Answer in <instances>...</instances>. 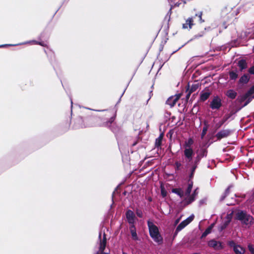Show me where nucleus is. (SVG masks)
Listing matches in <instances>:
<instances>
[{
    "label": "nucleus",
    "instance_id": "nucleus-1",
    "mask_svg": "<svg viewBox=\"0 0 254 254\" xmlns=\"http://www.w3.org/2000/svg\"><path fill=\"white\" fill-rule=\"evenodd\" d=\"M127 223L129 225V232L132 240L134 241H139L140 239L136 233L135 223L137 220L134 213L130 209H127L125 213Z\"/></svg>",
    "mask_w": 254,
    "mask_h": 254
},
{
    "label": "nucleus",
    "instance_id": "nucleus-2",
    "mask_svg": "<svg viewBox=\"0 0 254 254\" xmlns=\"http://www.w3.org/2000/svg\"><path fill=\"white\" fill-rule=\"evenodd\" d=\"M193 143L194 140L191 137H189L188 140L184 142L183 145L184 161L190 162L193 158L195 155V151L192 147Z\"/></svg>",
    "mask_w": 254,
    "mask_h": 254
},
{
    "label": "nucleus",
    "instance_id": "nucleus-3",
    "mask_svg": "<svg viewBox=\"0 0 254 254\" xmlns=\"http://www.w3.org/2000/svg\"><path fill=\"white\" fill-rule=\"evenodd\" d=\"M147 224L150 237L158 245H162L163 243V238L159 232L158 227L150 220H147Z\"/></svg>",
    "mask_w": 254,
    "mask_h": 254
},
{
    "label": "nucleus",
    "instance_id": "nucleus-4",
    "mask_svg": "<svg viewBox=\"0 0 254 254\" xmlns=\"http://www.w3.org/2000/svg\"><path fill=\"white\" fill-rule=\"evenodd\" d=\"M235 219L246 226H251L254 223V217L244 210L238 209L235 213Z\"/></svg>",
    "mask_w": 254,
    "mask_h": 254
},
{
    "label": "nucleus",
    "instance_id": "nucleus-5",
    "mask_svg": "<svg viewBox=\"0 0 254 254\" xmlns=\"http://www.w3.org/2000/svg\"><path fill=\"white\" fill-rule=\"evenodd\" d=\"M240 110L238 109L237 106L232 108L229 113L226 114L223 116L222 120L215 124V127L216 129L220 128L228 120L230 119V120H233L235 117V115Z\"/></svg>",
    "mask_w": 254,
    "mask_h": 254
},
{
    "label": "nucleus",
    "instance_id": "nucleus-6",
    "mask_svg": "<svg viewBox=\"0 0 254 254\" xmlns=\"http://www.w3.org/2000/svg\"><path fill=\"white\" fill-rule=\"evenodd\" d=\"M116 117V114H115L113 116L110 118L108 120L103 122L100 124H98V126L99 127H107L116 134L119 130V127L115 123H114Z\"/></svg>",
    "mask_w": 254,
    "mask_h": 254
},
{
    "label": "nucleus",
    "instance_id": "nucleus-7",
    "mask_svg": "<svg viewBox=\"0 0 254 254\" xmlns=\"http://www.w3.org/2000/svg\"><path fill=\"white\" fill-rule=\"evenodd\" d=\"M227 245L233 249L235 254H244L246 252V250L243 247L237 244L233 240L228 241Z\"/></svg>",
    "mask_w": 254,
    "mask_h": 254
},
{
    "label": "nucleus",
    "instance_id": "nucleus-8",
    "mask_svg": "<svg viewBox=\"0 0 254 254\" xmlns=\"http://www.w3.org/2000/svg\"><path fill=\"white\" fill-rule=\"evenodd\" d=\"M98 240L99 242V251L100 252V254H109L108 253L104 252L107 245L106 234L105 232L103 233V238L102 239V232H99Z\"/></svg>",
    "mask_w": 254,
    "mask_h": 254
},
{
    "label": "nucleus",
    "instance_id": "nucleus-9",
    "mask_svg": "<svg viewBox=\"0 0 254 254\" xmlns=\"http://www.w3.org/2000/svg\"><path fill=\"white\" fill-rule=\"evenodd\" d=\"M222 106L221 98L218 96H215L210 102L209 107L212 110H219Z\"/></svg>",
    "mask_w": 254,
    "mask_h": 254
},
{
    "label": "nucleus",
    "instance_id": "nucleus-10",
    "mask_svg": "<svg viewBox=\"0 0 254 254\" xmlns=\"http://www.w3.org/2000/svg\"><path fill=\"white\" fill-rule=\"evenodd\" d=\"M233 132V130L230 129H223L219 130L215 135L216 138V141H220L222 138L229 136Z\"/></svg>",
    "mask_w": 254,
    "mask_h": 254
},
{
    "label": "nucleus",
    "instance_id": "nucleus-11",
    "mask_svg": "<svg viewBox=\"0 0 254 254\" xmlns=\"http://www.w3.org/2000/svg\"><path fill=\"white\" fill-rule=\"evenodd\" d=\"M207 245L209 247L212 248L215 250H222L224 248L222 242L216 241L214 239L208 241Z\"/></svg>",
    "mask_w": 254,
    "mask_h": 254
},
{
    "label": "nucleus",
    "instance_id": "nucleus-12",
    "mask_svg": "<svg viewBox=\"0 0 254 254\" xmlns=\"http://www.w3.org/2000/svg\"><path fill=\"white\" fill-rule=\"evenodd\" d=\"M250 79V76L248 74L245 73L242 75L238 81L239 86L242 87L247 84Z\"/></svg>",
    "mask_w": 254,
    "mask_h": 254
},
{
    "label": "nucleus",
    "instance_id": "nucleus-13",
    "mask_svg": "<svg viewBox=\"0 0 254 254\" xmlns=\"http://www.w3.org/2000/svg\"><path fill=\"white\" fill-rule=\"evenodd\" d=\"M239 71L237 68L230 70L228 72L229 81H235L239 77Z\"/></svg>",
    "mask_w": 254,
    "mask_h": 254
},
{
    "label": "nucleus",
    "instance_id": "nucleus-14",
    "mask_svg": "<svg viewBox=\"0 0 254 254\" xmlns=\"http://www.w3.org/2000/svg\"><path fill=\"white\" fill-rule=\"evenodd\" d=\"M237 66L239 67V71L242 72L248 67V63L246 60L241 59L238 61L237 63Z\"/></svg>",
    "mask_w": 254,
    "mask_h": 254
},
{
    "label": "nucleus",
    "instance_id": "nucleus-15",
    "mask_svg": "<svg viewBox=\"0 0 254 254\" xmlns=\"http://www.w3.org/2000/svg\"><path fill=\"white\" fill-rule=\"evenodd\" d=\"M198 155L201 159L203 157H206L207 155L208 150L206 148L200 147L199 149L195 151V153Z\"/></svg>",
    "mask_w": 254,
    "mask_h": 254
},
{
    "label": "nucleus",
    "instance_id": "nucleus-16",
    "mask_svg": "<svg viewBox=\"0 0 254 254\" xmlns=\"http://www.w3.org/2000/svg\"><path fill=\"white\" fill-rule=\"evenodd\" d=\"M225 95L230 99L234 100L236 98L237 93L234 89H230L226 91Z\"/></svg>",
    "mask_w": 254,
    "mask_h": 254
},
{
    "label": "nucleus",
    "instance_id": "nucleus-17",
    "mask_svg": "<svg viewBox=\"0 0 254 254\" xmlns=\"http://www.w3.org/2000/svg\"><path fill=\"white\" fill-rule=\"evenodd\" d=\"M171 192L178 195L180 198H183L185 196L184 191L182 188H173L171 189Z\"/></svg>",
    "mask_w": 254,
    "mask_h": 254
},
{
    "label": "nucleus",
    "instance_id": "nucleus-18",
    "mask_svg": "<svg viewBox=\"0 0 254 254\" xmlns=\"http://www.w3.org/2000/svg\"><path fill=\"white\" fill-rule=\"evenodd\" d=\"M186 167H190V174L189 175V180L191 181V179L193 178L195 171L197 168L196 167V166H194L193 165H187V164L186 163Z\"/></svg>",
    "mask_w": 254,
    "mask_h": 254
},
{
    "label": "nucleus",
    "instance_id": "nucleus-19",
    "mask_svg": "<svg viewBox=\"0 0 254 254\" xmlns=\"http://www.w3.org/2000/svg\"><path fill=\"white\" fill-rule=\"evenodd\" d=\"M201 160V158L200 157H199L198 155H196V156L194 158V160H193V158H192L191 159V161H190V162H187V161H185V162L187 164V165H193L194 166H196V167H197Z\"/></svg>",
    "mask_w": 254,
    "mask_h": 254
},
{
    "label": "nucleus",
    "instance_id": "nucleus-20",
    "mask_svg": "<svg viewBox=\"0 0 254 254\" xmlns=\"http://www.w3.org/2000/svg\"><path fill=\"white\" fill-rule=\"evenodd\" d=\"M210 95V92H204L203 90L200 93L199 101L202 102L205 101L209 97Z\"/></svg>",
    "mask_w": 254,
    "mask_h": 254
},
{
    "label": "nucleus",
    "instance_id": "nucleus-21",
    "mask_svg": "<svg viewBox=\"0 0 254 254\" xmlns=\"http://www.w3.org/2000/svg\"><path fill=\"white\" fill-rule=\"evenodd\" d=\"M200 84L199 83H193L191 85L190 88V84L189 83H188L187 84V91H189L190 92V93H192L194 91H195L199 87Z\"/></svg>",
    "mask_w": 254,
    "mask_h": 254
},
{
    "label": "nucleus",
    "instance_id": "nucleus-22",
    "mask_svg": "<svg viewBox=\"0 0 254 254\" xmlns=\"http://www.w3.org/2000/svg\"><path fill=\"white\" fill-rule=\"evenodd\" d=\"M177 102V99L174 98V97L172 96L167 100V101H166V104L169 105L170 106V107L172 108L175 105Z\"/></svg>",
    "mask_w": 254,
    "mask_h": 254
},
{
    "label": "nucleus",
    "instance_id": "nucleus-23",
    "mask_svg": "<svg viewBox=\"0 0 254 254\" xmlns=\"http://www.w3.org/2000/svg\"><path fill=\"white\" fill-rule=\"evenodd\" d=\"M163 136H164V133L162 132V133H160L159 136L155 139V147L158 149H159V148H161V146L162 145V139H163Z\"/></svg>",
    "mask_w": 254,
    "mask_h": 254
},
{
    "label": "nucleus",
    "instance_id": "nucleus-24",
    "mask_svg": "<svg viewBox=\"0 0 254 254\" xmlns=\"http://www.w3.org/2000/svg\"><path fill=\"white\" fill-rule=\"evenodd\" d=\"M193 186V182L192 181L188 180V185L187 189L186 190L185 192H184L185 195L189 196L192 190Z\"/></svg>",
    "mask_w": 254,
    "mask_h": 254
},
{
    "label": "nucleus",
    "instance_id": "nucleus-25",
    "mask_svg": "<svg viewBox=\"0 0 254 254\" xmlns=\"http://www.w3.org/2000/svg\"><path fill=\"white\" fill-rule=\"evenodd\" d=\"M192 17H189L187 20L186 23L183 24V28L186 29L188 28V25H189V28L191 29L192 26L193 25Z\"/></svg>",
    "mask_w": 254,
    "mask_h": 254
},
{
    "label": "nucleus",
    "instance_id": "nucleus-26",
    "mask_svg": "<svg viewBox=\"0 0 254 254\" xmlns=\"http://www.w3.org/2000/svg\"><path fill=\"white\" fill-rule=\"evenodd\" d=\"M187 196V197L185 198L184 200V201L185 202V205H188L191 203L195 199V197L192 195H190L189 196Z\"/></svg>",
    "mask_w": 254,
    "mask_h": 254
},
{
    "label": "nucleus",
    "instance_id": "nucleus-27",
    "mask_svg": "<svg viewBox=\"0 0 254 254\" xmlns=\"http://www.w3.org/2000/svg\"><path fill=\"white\" fill-rule=\"evenodd\" d=\"M253 98H254V95L252 97H249L246 99V100H245V102L242 106H237V107L240 111L242 108L247 106L252 101Z\"/></svg>",
    "mask_w": 254,
    "mask_h": 254
},
{
    "label": "nucleus",
    "instance_id": "nucleus-28",
    "mask_svg": "<svg viewBox=\"0 0 254 254\" xmlns=\"http://www.w3.org/2000/svg\"><path fill=\"white\" fill-rule=\"evenodd\" d=\"M134 213L135 216L139 217V218H142L143 217V213L141 209L136 207L135 209Z\"/></svg>",
    "mask_w": 254,
    "mask_h": 254
},
{
    "label": "nucleus",
    "instance_id": "nucleus-29",
    "mask_svg": "<svg viewBox=\"0 0 254 254\" xmlns=\"http://www.w3.org/2000/svg\"><path fill=\"white\" fill-rule=\"evenodd\" d=\"M230 224V220H226L221 223V226L219 228V231H222L225 230Z\"/></svg>",
    "mask_w": 254,
    "mask_h": 254
},
{
    "label": "nucleus",
    "instance_id": "nucleus-30",
    "mask_svg": "<svg viewBox=\"0 0 254 254\" xmlns=\"http://www.w3.org/2000/svg\"><path fill=\"white\" fill-rule=\"evenodd\" d=\"M249 97V96L246 93H245V94L238 96L237 100L239 101L240 103H242L243 102L246 100V99Z\"/></svg>",
    "mask_w": 254,
    "mask_h": 254
},
{
    "label": "nucleus",
    "instance_id": "nucleus-31",
    "mask_svg": "<svg viewBox=\"0 0 254 254\" xmlns=\"http://www.w3.org/2000/svg\"><path fill=\"white\" fill-rule=\"evenodd\" d=\"M211 228L210 227H207L205 231L202 233L201 236V239H203L204 238H205L208 235L210 234L211 233Z\"/></svg>",
    "mask_w": 254,
    "mask_h": 254
},
{
    "label": "nucleus",
    "instance_id": "nucleus-32",
    "mask_svg": "<svg viewBox=\"0 0 254 254\" xmlns=\"http://www.w3.org/2000/svg\"><path fill=\"white\" fill-rule=\"evenodd\" d=\"M189 224L185 221V220H183L182 221L178 226L177 228L178 230H183L184 228H185Z\"/></svg>",
    "mask_w": 254,
    "mask_h": 254
},
{
    "label": "nucleus",
    "instance_id": "nucleus-33",
    "mask_svg": "<svg viewBox=\"0 0 254 254\" xmlns=\"http://www.w3.org/2000/svg\"><path fill=\"white\" fill-rule=\"evenodd\" d=\"M182 166V165L180 162L178 161L175 162L174 164V167L176 172L181 170Z\"/></svg>",
    "mask_w": 254,
    "mask_h": 254
},
{
    "label": "nucleus",
    "instance_id": "nucleus-34",
    "mask_svg": "<svg viewBox=\"0 0 254 254\" xmlns=\"http://www.w3.org/2000/svg\"><path fill=\"white\" fill-rule=\"evenodd\" d=\"M172 7H173V6L172 5L171 8H170L169 10L168 11V12L164 18V21L167 20V22H169V21L170 20V16L172 14Z\"/></svg>",
    "mask_w": 254,
    "mask_h": 254
},
{
    "label": "nucleus",
    "instance_id": "nucleus-35",
    "mask_svg": "<svg viewBox=\"0 0 254 254\" xmlns=\"http://www.w3.org/2000/svg\"><path fill=\"white\" fill-rule=\"evenodd\" d=\"M246 93L249 97L252 96V95L254 94V84L249 88Z\"/></svg>",
    "mask_w": 254,
    "mask_h": 254
},
{
    "label": "nucleus",
    "instance_id": "nucleus-36",
    "mask_svg": "<svg viewBox=\"0 0 254 254\" xmlns=\"http://www.w3.org/2000/svg\"><path fill=\"white\" fill-rule=\"evenodd\" d=\"M77 121L79 123H81V125L79 126V127H81V128H83V127H86L87 126H85L84 124H83V122H84V120L83 119V118L82 117H79L77 120Z\"/></svg>",
    "mask_w": 254,
    "mask_h": 254
},
{
    "label": "nucleus",
    "instance_id": "nucleus-37",
    "mask_svg": "<svg viewBox=\"0 0 254 254\" xmlns=\"http://www.w3.org/2000/svg\"><path fill=\"white\" fill-rule=\"evenodd\" d=\"M194 215L193 214H191L189 217H188L185 220L186 222H187L189 224L194 219Z\"/></svg>",
    "mask_w": 254,
    "mask_h": 254
},
{
    "label": "nucleus",
    "instance_id": "nucleus-38",
    "mask_svg": "<svg viewBox=\"0 0 254 254\" xmlns=\"http://www.w3.org/2000/svg\"><path fill=\"white\" fill-rule=\"evenodd\" d=\"M31 42L34 43L36 44L40 45L43 47H44L45 46V44H44V43L43 42H38L36 40H32L31 41L26 42L25 43H24L23 44L29 43H31Z\"/></svg>",
    "mask_w": 254,
    "mask_h": 254
},
{
    "label": "nucleus",
    "instance_id": "nucleus-39",
    "mask_svg": "<svg viewBox=\"0 0 254 254\" xmlns=\"http://www.w3.org/2000/svg\"><path fill=\"white\" fill-rule=\"evenodd\" d=\"M207 130H208V127L207 126H205L203 127L202 130V132L201 133V138H203L206 135Z\"/></svg>",
    "mask_w": 254,
    "mask_h": 254
},
{
    "label": "nucleus",
    "instance_id": "nucleus-40",
    "mask_svg": "<svg viewBox=\"0 0 254 254\" xmlns=\"http://www.w3.org/2000/svg\"><path fill=\"white\" fill-rule=\"evenodd\" d=\"M248 248L251 254H254V246L250 243L248 245Z\"/></svg>",
    "mask_w": 254,
    "mask_h": 254
},
{
    "label": "nucleus",
    "instance_id": "nucleus-41",
    "mask_svg": "<svg viewBox=\"0 0 254 254\" xmlns=\"http://www.w3.org/2000/svg\"><path fill=\"white\" fill-rule=\"evenodd\" d=\"M169 22H167L166 25H164V32L166 36L168 34L169 28Z\"/></svg>",
    "mask_w": 254,
    "mask_h": 254
},
{
    "label": "nucleus",
    "instance_id": "nucleus-42",
    "mask_svg": "<svg viewBox=\"0 0 254 254\" xmlns=\"http://www.w3.org/2000/svg\"><path fill=\"white\" fill-rule=\"evenodd\" d=\"M22 44H3L0 45V48H5L9 46H15L22 45Z\"/></svg>",
    "mask_w": 254,
    "mask_h": 254
},
{
    "label": "nucleus",
    "instance_id": "nucleus-43",
    "mask_svg": "<svg viewBox=\"0 0 254 254\" xmlns=\"http://www.w3.org/2000/svg\"><path fill=\"white\" fill-rule=\"evenodd\" d=\"M248 72L251 75H254V64L248 69Z\"/></svg>",
    "mask_w": 254,
    "mask_h": 254
},
{
    "label": "nucleus",
    "instance_id": "nucleus-44",
    "mask_svg": "<svg viewBox=\"0 0 254 254\" xmlns=\"http://www.w3.org/2000/svg\"><path fill=\"white\" fill-rule=\"evenodd\" d=\"M204 34V31H201L198 34L195 35L194 36V37H193V38L194 39H197V38H199L200 37H201L202 36H203Z\"/></svg>",
    "mask_w": 254,
    "mask_h": 254
},
{
    "label": "nucleus",
    "instance_id": "nucleus-45",
    "mask_svg": "<svg viewBox=\"0 0 254 254\" xmlns=\"http://www.w3.org/2000/svg\"><path fill=\"white\" fill-rule=\"evenodd\" d=\"M233 213V212H232L231 213H230L229 214H227L226 216V218L227 219V220H230V223L231 222L232 219Z\"/></svg>",
    "mask_w": 254,
    "mask_h": 254
},
{
    "label": "nucleus",
    "instance_id": "nucleus-46",
    "mask_svg": "<svg viewBox=\"0 0 254 254\" xmlns=\"http://www.w3.org/2000/svg\"><path fill=\"white\" fill-rule=\"evenodd\" d=\"M232 187L231 185L229 186L225 190V191L224 192L227 195H228L230 193V190L231 188Z\"/></svg>",
    "mask_w": 254,
    "mask_h": 254
},
{
    "label": "nucleus",
    "instance_id": "nucleus-47",
    "mask_svg": "<svg viewBox=\"0 0 254 254\" xmlns=\"http://www.w3.org/2000/svg\"><path fill=\"white\" fill-rule=\"evenodd\" d=\"M186 92L187 93V94L186 96V100L187 102H188V100H189V99L190 98V96L192 93H190V92L189 90L188 91L186 90Z\"/></svg>",
    "mask_w": 254,
    "mask_h": 254
},
{
    "label": "nucleus",
    "instance_id": "nucleus-48",
    "mask_svg": "<svg viewBox=\"0 0 254 254\" xmlns=\"http://www.w3.org/2000/svg\"><path fill=\"white\" fill-rule=\"evenodd\" d=\"M181 230H178V228L176 227V230L173 234V239H175V238L177 236L178 233L181 231Z\"/></svg>",
    "mask_w": 254,
    "mask_h": 254
},
{
    "label": "nucleus",
    "instance_id": "nucleus-49",
    "mask_svg": "<svg viewBox=\"0 0 254 254\" xmlns=\"http://www.w3.org/2000/svg\"><path fill=\"white\" fill-rule=\"evenodd\" d=\"M161 193L163 197H166L167 196V191L164 189H161Z\"/></svg>",
    "mask_w": 254,
    "mask_h": 254
},
{
    "label": "nucleus",
    "instance_id": "nucleus-50",
    "mask_svg": "<svg viewBox=\"0 0 254 254\" xmlns=\"http://www.w3.org/2000/svg\"><path fill=\"white\" fill-rule=\"evenodd\" d=\"M168 39L167 38L166 40L164 41V44H163V42H162V43L160 45V47H159V52H161L163 49V47H164V45L167 42V41Z\"/></svg>",
    "mask_w": 254,
    "mask_h": 254
},
{
    "label": "nucleus",
    "instance_id": "nucleus-51",
    "mask_svg": "<svg viewBox=\"0 0 254 254\" xmlns=\"http://www.w3.org/2000/svg\"><path fill=\"white\" fill-rule=\"evenodd\" d=\"M228 195H227L224 192L223 193V194L221 196L220 198V199H219V201L220 202H222L225 199V198Z\"/></svg>",
    "mask_w": 254,
    "mask_h": 254
},
{
    "label": "nucleus",
    "instance_id": "nucleus-52",
    "mask_svg": "<svg viewBox=\"0 0 254 254\" xmlns=\"http://www.w3.org/2000/svg\"><path fill=\"white\" fill-rule=\"evenodd\" d=\"M202 12L201 11L199 12L198 17L199 18V21L200 23L203 22L204 20L202 18Z\"/></svg>",
    "mask_w": 254,
    "mask_h": 254
},
{
    "label": "nucleus",
    "instance_id": "nucleus-53",
    "mask_svg": "<svg viewBox=\"0 0 254 254\" xmlns=\"http://www.w3.org/2000/svg\"><path fill=\"white\" fill-rule=\"evenodd\" d=\"M197 188L195 189L193 191V192L192 193V195H193V196H194L195 197V196L197 195L198 194V191H197Z\"/></svg>",
    "mask_w": 254,
    "mask_h": 254
},
{
    "label": "nucleus",
    "instance_id": "nucleus-54",
    "mask_svg": "<svg viewBox=\"0 0 254 254\" xmlns=\"http://www.w3.org/2000/svg\"><path fill=\"white\" fill-rule=\"evenodd\" d=\"M209 145H210V144H207V142H205L202 144V146L201 147L206 148V149H207V147H208Z\"/></svg>",
    "mask_w": 254,
    "mask_h": 254
},
{
    "label": "nucleus",
    "instance_id": "nucleus-55",
    "mask_svg": "<svg viewBox=\"0 0 254 254\" xmlns=\"http://www.w3.org/2000/svg\"><path fill=\"white\" fill-rule=\"evenodd\" d=\"M182 94H178L175 95L174 97V98H177V101L181 98Z\"/></svg>",
    "mask_w": 254,
    "mask_h": 254
},
{
    "label": "nucleus",
    "instance_id": "nucleus-56",
    "mask_svg": "<svg viewBox=\"0 0 254 254\" xmlns=\"http://www.w3.org/2000/svg\"><path fill=\"white\" fill-rule=\"evenodd\" d=\"M126 90V88H125V89H124V91H123V93H122V95H121V96H120V98H119V100H118V102H117V104H118L119 103H120V101H121V98L122 97V96H123V95L124 94V93H125V92Z\"/></svg>",
    "mask_w": 254,
    "mask_h": 254
},
{
    "label": "nucleus",
    "instance_id": "nucleus-57",
    "mask_svg": "<svg viewBox=\"0 0 254 254\" xmlns=\"http://www.w3.org/2000/svg\"><path fill=\"white\" fill-rule=\"evenodd\" d=\"M205 201H206V200L204 199L200 200L199 202V205H202L203 204H204L205 203Z\"/></svg>",
    "mask_w": 254,
    "mask_h": 254
},
{
    "label": "nucleus",
    "instance_id": "nucleus-58",
    "mask_svg": "<svg viewBox=\"0 0 254 254\" xmlns=\"http://www.w3.org/2000/svg\"><path fill=\"white\" fill-rule=\"evenodd\" d=\"M185 45H186V44H184L181 47H179L177 50H176V51L173 52L172 53V55L174 54V53H175L176 52L178 51L180 49H181L182 47H183Z\"/></svg>",
    "mask_w": 254,
    "mask_h": 254
},
{
    "label": "nucleus",
    "instance_id": "nucleus-59",
    "mask_svg": "<svg viewBox=\"0 0 254 254\" xmlns=\"http://www.w3.org/2000/svg\"><path fill=\"white\" fill-rule=\"evenodd\" d=\"M180 220H181V217H180V218H179L175 220V221L174 225H177V224L180 222Z\"/></svg>",
    "mask_w": 254,
    "mask_h": 254
},
{
    "label": "nucleus",
    "instance_id": "nucleus-60",
    "mask_svg": "<svg viewBox=\"0 0 254 254\" xmlns=\"http://www.w3.org/2000/svg\"><path fill=\"white\" fill-rule=\"evenodd\" d=\"M166 175L168 177H174V174L173 173H165Z\"/></svg>",
    "mask_w": 254,
    "mask_h": 254
},
{
    "label": "nucleus",
    "instance_id": "nucleus-61",
    "mask_svg": "<svg viewBox=\"0 0 254 254\" xmlns=\"http://www.w3.org/2000/svg\"><path fill=\"white\" fill-rule=\"evenodd\" d=\"M153 94H152V91H150V92H149V99L147 100V102L149 101V100L151 98V96H152Z\"/></svg>",
    "mask_w": 254,
    "mask_h": 254
},
{
    "label": "nucleus",
    "instance_id": "nucleus-62",
    "mask_svg": "<svg viewBox=\"0 0 254 254\" xmlns=\"http://www.w3.org/2000/svg\"><path fill=\"white\" fill-rule=\"evenodd\" d=\"M211 27H210V26H208V27H205V28H204V30H207V31H210V30H211Z\"/></svg>",
    "mask_w": 254,
    "mask_h": 254
},
{
    "label": "nucleus",
    "instance_id": "nucleus-63",
    "mask_svg": "<svg viewBox=\"0 0 254 254\" xmlns=\"http://www.w3.org/2000/svg\"><path fill=\"white\" fill-rule=\"evenodd\" d=\"M214 224L213 223V224H211L210 226H209L208 227H210L211 228V231H212V228L213 227H214Z\"/></svg>",
    "mask_w": 254,
    "mask_h": 254
},
{
    "label": "nucleus",
    "instance_id": "nucleus-64",
    "mask_svg": "<svg viewBox=\"0 0 254 254\" xmlns=\"http://www.w3.org/2000/svg\"><path fill=\"white\" fill-rule=\"evenodd\" d=\"M180 3L178 2H176V3H175V5L176 6H179L180 5Z\"/></svg>",
    "mask_w": 254,
    "mask_h": 254
}]
</instances>
